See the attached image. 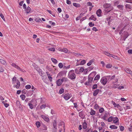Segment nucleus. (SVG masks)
<instances>
[{
	"label": "nucleus",
	"mask_w": 132,
	"mask_h": 132,
	"mask_svg": "<svg viewBox=\"0 0 132 132\" xmlns=\"http://www.w3.org/2000/svg\"><path fill=\"white\" fill-rule=\"evenodd\" d=\"M103 7L105 9V11L107 12H109L113 9V7L109 3H105L103 5Z\"/></svg>",
	"instance_id": "f257e3e1"
},
{
	"label": "nucleus",
	"mask_w": 132,
	"mask_h": 132,
	"mask_svg": "<svg viewBox=\"0 0 132 132\" xmlns=\"http://www.w3.org/2000/svg\"><path fill=\"white\" fill-rule=\"evenodd\" d=\"M68 77L71 79H74L75 78L76 75L74 73V70H71L70 71L69 73Z\"/></svg>",
	"instance_id": "f03ea898"
},
{
	"label": "nucleus",
	"mask_w": 132,
	"mask_h": 132,
	"mask_svg": "<svg viewBox=\"0 0 132 132\" xmlns=\"http://www.w3.org/2000/svg\"><path fill=\"white\" fill-rule=\"evenodd\" d=\"M23 9H25L24 11H26V13H28L30 12L31 11V8L29 7L28 6L26 9L27 6L25 4H23Z\"/></svg>",
	"instance_id": "7ed1b4c3"
},
{
	"label": "nucleus",
	"mask_w": 132,
	"mask_h": 132,
	"mask_svg": "<svg viewBox=\"0 0 132 132\" xmlns=\"http://www.w3.org/2000/svg\"><path fill=\"white\" fill-rule=\"evenodd\" d=\"M62 96L66 100H67L69 99L72 96L69 93L65 94H63Z\"/></svg>",
	"instance_id": "20e7f679"
},
{
	"label": "nucleus",
	"mask_w": 132,
	"mask_h": 132,
	"mask_svg": "<svg viewBox=\"0 0 132 132\" xmlns=\"http://www.w3.org/2000/svg\"><path fill=\"white\" fill-rule=\"evenodd\" d=\"M93 73V72L91 73H90L88 76V81L86 82L85 84V85H88L89 84V82H91L92 81L93 78L92 77H90V75Z\"/></svg>",
	"instance_id": "39448f33"
},
{
	"label": "nucleus",
	"mask_w": 132,
	"mask_h": 132,
	"mask_svg": "<svg viewBox=\"0 0 132 132\" xmlns=\"http://www.w3.org/2000/svg\"><path fill=\"white\" fill-rule=\"evenodd\" d=\"M65 79V78H63L62 79H60L57 80L56 81L57 85L58 86L61 85L63 82L64 81Z\"/></svg>",
	"instance_id": "423d86ee"
},
{
	"label": "nucleus",
	"mask_w": 132,
	"mask_h": 132,
	"mask_svg": "<svg viewBox=\"0 0 132 132\" xmlns=\"http://www.w3.org/2000/svg\"><path fill=\"white\" fill-rule=\"evenodd\" d=\"M11 65L15 68H16L18 70L22 71V69H21L18 65H16L15 63H12L11 64Z\"/></svg>",
	"instance_id": "0eeeda50"
},
{
	"label": "nucleus",
	"mask_w": 132,
	"mask_h": 132,
	"mask_svg": "<svg viewBox=\"0 0 132 132\" xmlns=\"http://www.w3.org/2000/svg\"><path fill=\"white\" fill-rule=\"evenodd\" d=\"M101 82L103 85H105L107 82V79L104 77L102 78L101 80Z\"/></svg>",
	"instance_id": "6e6552de"
},
{
	"label": "nucleus",
	"mask_w": 132,
	"mask_h": 132,
	"mask_svg": "<svg viewBox=\"0 0 132 132\" xmlns=\"http://www.w3.org/2000/svg\"><path fill=\"white\" fill-rule=\"evenodd\" d=\"M79 61H78L77 62V63H76V66L79 65V64L84 65L86 63V61H85V60H82L80 62V63H79Z\"/></svg>",
	"instance_id": "1a4fd4ad"
},
{
	"label": "nucleus",
	"mask_w": 132,
	"mask_h": 132,
	"mask_svg": "<svg viewBox=\"0 0 132 132\" xmlns=\"http://www.w3.org/2000/svg\"><path fill=\"white\" fill-rule=\"evenodd\" d=\"M102 11L100 9L98 10L96 12V14L98 16L100 17L101 15Z\"/></svg>",
	"instance_id": "9d476101"
},
{
	"label": "nucleus",
	"mask_w": 132,
	"mask_h": 132,
	"mask_svg": "<svg viewBox=\"0 0 132 132\" xmlns=\"http://www.w3.org/2000/svg\"><path fill=\"white\" fill-rule=\"evenodd\" d=\"M130 108H126V109L125 108H120L119 109L120 110V111L121 112V113H122V114H124L125 112V111L127 109H129Z\"/></svg>",
	"instance_id": "9b49d317"
},
{
	"label": "nucleus",
	"mask_w": 132,
	"mask_h": 132,
	"mask_svg": "<svg viewBox=\"0 0 132 132\" xmlns=\"http://www.w3.org/2000/svg\"><path fill=\"white\" fill-rule=\"evenodd\" d=\"M124 70L127 73L132 75V71H131L129 69L127 68H125Z\"/></svg>",
	"instance_id": "f8f14e48"
},
{
	"label": "nucleus",
	"mask_w": 132,
	"mask_h": 132,
	"mask_svg": "<svg viewBox=\"0 0 132 132\" xmlns=\"http://www.w3.org/2000/svg\"><path fill=\"white\" fill-rule=\"evenodd\" d=\"M41 117L46 121H48L49 120V118L45 115H41Z\"/></svg>",
	"instance_id": "ddd939ff"
},
{
	"label": "nucleus",
	"mask_w": 132,
	"mask_h": 132,
	"mask_svg": "<svg viewBox=\"0 0 132 132\" xmlns=\"http://www.w3.org/2000/svg\"><path fill=\"white\" fill-rule=\"evenodd\" d=\"M39 74L41 76H42L44 73V72L42 71L41 69L40 68H38L37 69V70Z\"/></svg>",
	"instance_id": "4468645a"
},
{
	"label": "nucleus",
	"mask_w": 132,
	"mask_h": 132,
	"mask_svg": "<svg viewBox=\"0 0 132 132\" xmlns=\"http://www.w3.org/2000/svg\"><path fill=\"white\" fill-rule=\"evenodd\" d=\"M111 102L114 107H119L120 106V105L119 104L116 103L115 102L113 101H112Z\"/></svg>",
	"instance_id": "2eb2a0df"
},
{
	"label": "nucleus",
	"mask_w": 132,
	"mask_h": 132,
	"mask_svg": "<svg viewBox=\"0 0 132 132\" xmlns=\"http://www.w3.org/2000/svg\"><path fill=\"white\" fill-rule=\"evenodd\" d=\"M103 53L109 57H111L112 55V54H110V53H109L108 52L104 51L103 52Z\"/></svg>",
	"instance_id": "dca6fc26"
},
{
	"label": "nucleus",
	"mask_w": 132,
	"mask_h": 132,
	"mask_svg": "<svg viewBox=\"0 0 132 132\" xmlns=\"http://www.w3.org/2000/svg\"><path fill=\"white\" fill-rule=\"evenodd\" d=\"M99 91V90L98 89H97L95 90L94 92L93 95L94 96H96L98 94V93Z\"/></svg>",
	"instance_id": "f3484780"
},
{
	"label": "nucleus",
	"mask_w": 132,
	"mask_h": 132,
	"mask_svg": "<svg viewBox=\"0 0 132 132\" xmlns=\"http://www.w3.org/2000/svg\"><path fill=\"white\" fill-rule=\"evenodd\" d=\"M113 122L114 123H117L119 121L117 117H115L113 118Z\"/></svg>",
	"instance_id": "a211bd4d"
},
{
	"label": "nucleus",
	"mask_w": 132,
	"mask_h": 132,
	"mask_svg": "<svg viewBox=\"0 0 132 132\" xmlns=\"http://www.w3.org/2000/svg\"><path fill=\"white\" fill-rule=\"evenodd\" d=\"M16 85L15 87L16 88H18L20 86V83L18 80L16 81Z\"/></svg>",
	"instance_id": "6ab92c4d"
},
{
	"label": "nucleus",
	"mask_w": 132,
	"mask_h": 132,
	"mask_svg": "<svg viewBox=\"0 0 132 132\" xmlns=\"http://www.w3.org/2000/svg\"><path fill=\"white\" fill-rule=\"evenodd\" d=\"M51 59L52 62L55 64H56L57 63V61L55 59L52 58H51Z\"/></svg>",
	"instance_id": "aec40b11"
},
{
	"label": "nucleus",
	"mask_w": 132,
	"mask_h": 132,
	"mask_svg": "<svg viewBox=\"0 0 132 132\" xmlns=\"http://www.w3.org/2000/svg\"><path fill=\"white\" fill-rule=\"evenodd\" d=\"M79 116L82 118L84 119L85 116L84 115L83 113L82 112H79Z\"/></svg>",
	"instance_id": "412c9836"
},
{
	"label": "nucleus",
	"mask_w": 132,
	"mask_h": 132,
	"mask_svg": "<svg viewBox=\"0 0 132 132\" xmlns=\"http://www.w3.org/2000/svg\"><path fill=\"white\" fill-rule=\"evenodd\" d=\"M112 66V65L110 63H108L106 65V67L107 68L109 69L111 68Z\"/></svg>",
	"instance_id": "4be33fe9"
},
{
	"label": "nucleus",
	"mask_w": 132,
	"mask_h": 132,
	"mask_svg": "<svg viewBox=\"0 0 132 132\" xmlns=\"http://www.w3.org/2000/svg\"><path fill=\"white\" fill-rule=\"evenodd\" d=\"M89 19H90L95 21L96 20V18L93 15H92L89 18Z\"/></svg>",
	"instance_id": "5701e85b"
},
{
	"label": "nucleus",
	"mask_w": 132,
	"mask_h": 132,
	"mask_svg": "<svg viewBox=\"0 0 132 132\" xmlns=\"http://www.w3.org/2000/svg\"><path fill=\"white\" fill-rule=\"evenodd\" d=\"M100 76L98 75H97L95 77V78L94 79V81L95 82H96L97 81H95L96 80V81L97 80H98L100 79Z\"/></svg>",
	"instance_id": "b1692460"
},
{
	"label": "nucleus",
	"mask_w": 132,
	"mask_h": 132,
	"mask_svg": "<svg viewBox=\"0 0 132 132\" xmlns=\"http://www.w3.org/2000/svg\"><path fill=\"white\" fill-rule=\"evenodd\" d=\"M87 127V124L86 122H84L82 124L83 128L84 129H86Z\"/></svg>",
	"instance_id": "393cba45"
},
{
	"label": "nucleus",
	"mask_w": 132,
	"mask_h": 132,
	"mask_svg": "<svg viewBox=\"0 0 132 132\" xmlns=\"http://www.w3.org/2000/svg\"><path fill=\"white\" fill-rule=\"evenodd\" d=\"M0 62L4 65L6 64V62L2 59H0Z\"/></svg>",
	"instance_id": "a878e982"
},
{
	"label": "nucleus",
	"mask_w": 132,
	"mask_h": 132,
	"mask_svg": "<svg viewBox=\"0 0 132 132\" xmlns=\"http://www.w3.org/2000/svg\"><path fill=\"white\" fill-rule=\"evenodd\" d=\"M35 21L37 22H41L42 21L39 18H37L35 19Z\"/></svg>",
	"instance_id": "bb28decb"
},
{
	"label": "nucleus",
	"mask_w": 132,
	"mask_h": 132,
	"mask_svg": "<svg viewBox=\"0 0 132 132\" xmlns=\"http://www.w3.org/2000/svg\"><path fill=\"white\" fill-rule=\"evenodd\" d=\"M119 86V85L118 84H113L112 86V88H116L118 87V86Z\"/></svg>",
	"instance_id": "cd10ccee"
},
{
	"label": "nucleus",
	"mask_w": 132,
	"mask_h": 132,
	"mask_svg": "<svg viewBox=\"0 0 132 132\" xmlns=\"http://www.w3.org/2000/svg\"><path fill=\"white\" fill-rule=\"evenodd\" d=\"M73 5L74 6L77 7H78L80 6V4L78 3H73Z\"/></svg>",
	"instance_id": "c85d7f7f"
},
{
	"label": "nucleus",
	"mask_w": 132,
	"mask_h": 132,
	"mask_svg": "<svg viewBox=\"0 0 132 132\" xmlns=\"http://www.w3.org/2000/svg\"><path fill=\"white\" fill-rule=\"evenodd\" d=\"M110 128L112 129H117V127L115 125H112L110 126Z\"/></svg>",
	"instance_id": "c756f323"
},
{
	"label": "nucleus",
	"mask_w": 132,
	"mask_h": 132,
	"mask_svg": "<svg viewBox=\"0 0 132 132\" xmlns=\"http://www.w3.org/2000/svg\"><path fill=\"white\" fill-rule=\"evenodd\" d=\"M115 77V75H114L111 77L110 76H107V77L108 78H109V79H110V80H112V79H113Z\"/></svg>",
	"instance_id": "7c9ffc66"
},
{
	"label": "nucleus",
	"mask_w": 132,
	"mask_h": 132,
	"mask_svg": "<svg viewBox=\"0 0 132 132\" xmlns=\"http://www.w3.org/2000/svg\"><path fill=\"white\" fill-rule=\"evenodd\" d=\"M107 116L108 114L106 113L104 115V116L102 118L104 120H107L106 118L107 117Z\"/></svg>",
	"instance_id": "2f4dec72"
},
{
	"label": "nucleus",
	"mask_w": 132,
	"mask_h": 132,
	"mask_svg": "<svg viewBox=\"0 0 132 132\" xmlns=\"http://www.w3.org/2000/svg\"><path fill=\"white\" fill-rule=\"evenodd\" d=\"M127 9H131V5L128 4H126L125 5Z\"/></svg>",
	"instance_id": "473e14b6"
},
{
	"label": "nucleus",
	"mask_w": 132,
	"mask_h": 132,
	"mask_svg": "<svg viewBox=\"0 0 132 132\" xmlns=\"http://www.w3.org/2000/svg\"><path fill=\"white\" fill-rule=\"evenodd\" d=\"M91 111L90 112V114L92 115H94L95 114V111L92 110V109H91Z\"/></svg>",
	"instance_id": "72a5a7b5"
},
{
	"label": "nucleus",
	"mask_w": 132,
	"mask_h": 132,
	"mask_svg": "<svg viewBox=\"0 0 132 132\" xmlns=\"http://www.w3.org/2000/svg\"><path fill=\"white\" fill-rule=\"evenodd\" d=\"M75 72L77 74H79L80 73V72L79 71V68H76L75 70Z\"/></svg>",
	"instance_id": "f704fd0d"
},
{
	"label": "nucleus",
	"mask_w": 132,
	"mask_h": 132,
	"mask_svg": "<svg viewBox=\"0 0 132 132\" xmlns=\"http://www.w3.org/2000/svg\"><path fill=\"white\" fill-rule=\"evenodd\" d=\"M113 117L111 116L108 119V121L109 122H111L113 120Z\"/></svg>",
	"instance_id": "c9c22d12"
},
{
	"label": "nucleus",
	"mask_w": 132,
	"mask_h": 132,
	"mask_svg": "<svg viewBox=\"0 0 132 132\" xmlns=\"http://www.w3.org/2000/svg\"><path fill=\"white\" fill-rule=\"evenodd\" d=\"M20 97L21 98V99L24 100L26 98V96L24 95H20Z\"/></svg>",
	"instance_id": "e433bc0d"
},
{
	"label": "nucleus",
	"mask_w": 132,
	"mask_h": 132,
	"mask_svg": "<svg viewBox=\"0 0 132 132\" xmlns=\"http://www.w3.org/2000/svg\"><path fill=\"white\" fill-rule=\"evenodd\" d=\"M93 62V60H90L89 62L87 63V65L88 66H89L92 64Z\"/></svg>",
	"instance_id": "4c0bfd02"
},
{
	"label": "nucleus",
	"mask_w": 132,
	"mask_h": 132,
	"mask_svg": "<svg viewBox=\"0 0 132 132\" xmlns=\"http://www.w3.org/2000/svg\"><path fill=\"white\" fill-rule=\"evenodd\" d=\"M36 125L37 128H39L40 126V123L39 121H37L36 123Z\"/></svg>",
	"instance_id": "58836bf2"
},
{
	"label": "nucleus",
	"mask_w": 132,
	"mask_h": 132,
	"mask_svg": "<svg viewBox=\"0 0 132 132\" xmlns=\"http://www.w3.org/2000/svg\"><path fill=\"white\" fill-rule=\"evenodd\" d=\"M16 80V77H14L12 79V83L13 84H15Z\"/></svg>",
	"instance_id": "ea45409f"
},
{
	"label": "nucleus",
	"mask_w": 132,
	"mask_h": 132,
	"mask_svg": "<svg viewBox=\"0 0 132 132\" xmlns=\"http://www.w3.org/2000/svg\"><path fill=\"white\" fill-rule=\"evenodd\" d=\"M87 4L88 6H91V7H93L94 6L92 5V3L90 2H88L87 3Z\"/></svg>",
	"instance_id": "a19ab883"
},
{
	"label": "nucleus",
	"mask_w": 132,
	"mask_h": 132,
	"mask_svg": "<svg viewBox=\"0 0 132 132\" xmlns=\"http://www.w3.org/2000/svg\"><path fill=\"white\" fill-rule=\"evenodd\" d=\"M58 66L59 68L60 69L62 68L63 67V65L61 63H59L58 64Z\"/></svg>",
	"instance_id": "79ce46f5"
},
{
	"label": "nucleus",
	"mask_w": 132,
	"mask_h": 132,
	"mask_svg": "<svg viewBox=\"0 0 132 132\" xmlns=\"http://www.w3.org/2000/svg\"><path fill=\"white\" fill-rule=\"evenodd\" d=\"M53 127L54 128L56 129V121L55 120H54L53 125Z\"/></svg>",
	"instance_id": "37998d69"
},
{
	"label": "nucleus",
	"mask_w": 132,
	"mask_h": 132,
	"mask_svg": "<svg viewBox=\"0 0 132 132\" xmlns=\"http://www.w3.org/2000/svg\"><path fill=\"white\" fill-rule=\"evenodd\" d=\"M31 87V86L30 85H27L25 86V88L27 89H30Z\"/></svg>",
	"instance_id": "c03bdc74"
},
{
	"label": "nucleus",
	"mask_w": 132,
	"mask_h": 132,
	"mask_svg": "<svg viewBox=\"0 0 132 132\" xmlns=\"http://www.w3.org/2000/svg\"><path fill=\"white\" fill-rule=\"evenodd\" d=\"M79 70L80 73L84 71V69L83 68H79Z\"/></svg>",
	"instance_id": "a18cd8bd"
},
{
	"label": "nucleus",
	"mask_w": 132,
	"mask_h": 132,
	"mask_svg": "<svg viewBox=\"0 0 132 132\" xmlns=\"http://www.w3.org/2000/svg\"><path fill=\"white\" fill-rule=\"evenodd\" d=\"M127 26H125L124 27L121 29L120 31L119 32V34L120 35L121 34H122V31L124 30V28L126 27Z\"/></svg>",
	"instance_id": "49530a36"
},
{
	"label": "nucleus",
	"mask_w": 132,
	"mask_h": 132,
	"mask_svg": "<svg viewBox=\"0 0 132 132\" xmlns=\"http://www.w3.org/2000/svg\"><path fill=\"white\" fill-rule=\"evenodd\" d=\"M89 25L90 27H92L94 26V24L92 22H90L89 23Z\"/></svg>",
	"instance_id": "de8ad7c7"
},
{
	"label": "nucleus",
	"mask_w": 132,
	"mask_h": 132,
	"mask_svg": "<svg viewBox=\"0 0 132 132\" xmlns=\"http://www.w3.org/2000/svg\"><path fill=\"white\" fill-rule=\"evenodd\" d=\"M64 92V89L63 88L60 89L59 91V93L60 94H62Z\"/></svg>",
	"instance_id": "09e8293b"
},
{
	"label": "nucleus",
	"mask_w": 132,
	"mask_h": 132,
	"mask_svg": "<svg viewBox=\"0 0 132 132\" xmlns=\"http://www.w3.org/2000/svg\"><path fill=\"white\" fill-rule=\"evenodd\" d=\"M104 111L103 108H101V109L99 110V112L100 113H102Z\"/></svg>",
	"instance_id": "8fccbe9b"
},
{
	"label": "nucleus",
	"mask_w": 132,
	"mask_h": 132,
	"mask_svg": "<svg viewBox=\"0 0 132 132\" xmlns=\"http://www.w3.org/2000/svg\"><path fill=\"white\" fill-rule=\"evenodd\" d=\"M48 50L50 51L54 52L55 51V49L54 48H48Z\"/></svg>",
	"instance_id": "3c124183"
},
{
	"label": "nucleus",
	"mask_w": 132,
	"mask_h": 132,
	"mask_svg": "<svg viewBox=\"0 0 132 132\" xmlns=\"http://www.w3.org/2000/svg\"><path fill=\"white\" fill-rule=\"evenodd\" d=\"M120 128V130L121 131H123L124 129V128L123 126H121L119 127Z\"/></svg>",
	"instance_id": "603ef678"
},
{
	"label": "nucleus",
	"mask_w": 132,
	"mask_h": 132,
	"mask_svg": "<svg viewBox=\"0 0 132 132\" xmlns=\"http://www.w3.org/2000/svg\"><path fill=\"white\" fill-rule=\"evenodd\" d=\"M3 103L4 105V106L5 107H7L9 105V104L8 103H4V102H3Z\"/></svg>",
	"instance_id": "864d4df0"
},
{
	"label": "nucleus",
	"mask_w": 132,
	"mask_h": 132,
	"mask_svg": "<svg viewBox=\"0 0 132 132\" xmlns=\"http://www.w3.org/2000/svg\"><path fill=\"white\" fill-rule=\"evenodd\" d=\"M68 51V50L66 48H64L63 49V51L62 52H65V53H67Z\"/></svg>",
	"instance_id": "5fc2aeb1"
},
{
	"label": "nucleus",
	"mask_w": 132,
	"mask_h": 132,
	"mask_svg": "<svg viewBox=\"0 0 132 132\" xmlns=\"http://www.w3.org/2000/svg\"><path fill=\"white\" fill-rule=\"evenodd\" d=\"M111 57H113L114 58L118 60L119 59V58L117 56H114L113 55L111 56Z\"/></svg>",
	"instance_id": "6e6d98bb"
},
{
	"label": "nucleus",
	"mask_w": 132,
	"mask_h": 132,
	"mask_svg": "<svg viewBox=\"0 0 132 132\" xmlns=\"http://www.w3.org/2000/svg\"><path fill=\"white\" fill-rule=\"evenodd\" d=\"M0 16L3 19L4 21H5V19L2 13H1L0 14Z\"/></svg>",
	"instance_id": "4d7b16f0"
},
{
	"label": "nucleus",
	"mask_w": 132,
	"mask_h": 132,
	"mask_svg": "<svg viewBox=\"0 0 132 132\" xmlns=\"http://www.w3.org/2000/svg\"><path fill=\"white\" fill-rule=\"evenodd\" d=\"M123 7V6L122 5H118V7L121 10L122 9Z\"/></svg>",
	"instance_id": "13d9d810"
},
{
	"label": "nucleus",
	"mask_w": 132,
	"mask_h": 132,
	"mask_svg": "<svg viewBox=\"0 0 132 132\" xmlns=\"http://www.w3.org/2000/svg\"><path fill=\"white\" fill-rule=\"evenodd\" d=\"M124 88V87L123 86H118V89L120 90L123 89Z\"/></svg>",
	"instance_id": "bf43d9fd"
},
{
	"label": "nucleus",
	"mask_w": 132,
	"mask_h": 132,
	"mask_svg": "<svg viewBox=\"0 0 132 132\" xmlns=\"http://www.w3.org/2000/svg\"><path fill=\"white\" fill-rule=\"evenodd\" d=\"M70 68V65H68V67L64 66L63 68L64 69H67Z\"/></svg>",
	"instance_id": "052dcab7"
},
{
	"label": "nucleus",
	"mask_w": 132,
	"mask_h": 132,
	"mask_svg": "<svg viewBox=\"0 0 132 132\" xmlns=\"http://www.w3.org/2000/svg\"><path fill=\"white\" fill-rule=\"evenodd\" d=\"M92 30L95 32L98 31L97 29L95 27H94L92 28Z\"/></svg>",
	"instance_id": "680f3d73"
},
{
	"label": "nucleus",
	"mask_w": 132,
	"mask_h": 132,
	"mask_svg": "<svg viewBox=\"0 0 132 132\" xmlns=\"http://www.w3.org/2000/svg\"><path fill=\"white\" fill-rule=\"evenodd\" d=\"M97 85L96 84H95L93 85L92 88L93 89H95L97 88Z\"/></svg>",
	"instance_id": "e2e57ef3"
},
{
	"label": "nucleus",
	"mask_w": 132,
	"mask_h": 132,
	"mask_svg": "<svg viewBox=\"0 0 132 132\" xmlns=\"http://www.w3.org/2000/svg\"><path fill=\"white\" fill-rule=\"evenodd\" d=\"M100 62L101 64H102L103 67H104L105 66V64L104 62L103 61H101Z\"/></svg>",
	"instance_id": "0e129e2a"
},
{
	"label": "nucleus",
	"mask_w": 132,
	"mask_h": 132,
	"mask_svg": "<svg viewBox=\"0 0 132 132\" xmlns=\"http://www.w3.org/2000/svg\"><path fill=\"white\" fill-rule=\"evenodd\" d=\"M66 3L68 4H71V2L70 1L67 0L66 1Z\"/></svg>",
	"instance_id": "69168bd1"
},
{
	"label": "nucleus",
	"mask_w": 132,
	"mask_h": 132,
	"mask_svg": "<svg viewBox=\"0 0 132 132\" xmlns=\"http://www.w3.org/2000/svg\"><path fill=\"white\" fill-rule=\"evenodd\" d=\"M4 71V69L1 67L0 66V72H3Z\"/></svg>",
	"instance_id": "338daca9"
},
{
	"label": "nucleus",
	"mask_w": 132,
	"mask_h": 132,
	"mask_svg": "<svg viewBox=\"0 0 132 132\" xmlns=\"http://www.w3.org/2000/svg\"><path fill=\"white\" fill-rule=\"evenodd\" d=\"M128 52L129 54H132V50H129L128 51Z\"/></svg>",
	"instance_id": "774afa93"
}]
</instances>
